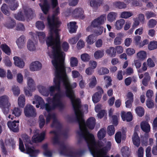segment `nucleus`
<instances>
[{"label": "nucleus", "instance_id": "obj_26", "mask_svg": "<svg viewBox=\"0 0 157 157\" xmlns=\"http://www.w3.org/2000/svg\"><path fill=\"white\" fill-rule=\"evenodd\" d=\"M37 88L39 92L42 95L46 97L48 96L49 94V90L45 87L42 86H39Z\"/></svg>", "mask_w": 157, "mask_h": 157}, {"label": "nucleus", "instance_id": "obj_55", "mask_svg": "<svg viewBox=\"0 0 157 157\" xmlns=\"http://www.w3.org/2000/svg\"><path fill=\"white\" fill-rule=\"evenodd\" d=\"M149 50H151L157 48V41H151L148 45Z\"/></svg>", "mask_w": 157, "mask_h": 157}, {"label": "nucleus", "instance_id": "obj_18", "mask_svg": "<svg viewBox=\"0 0 157 157\" xmlns=\"http://www.w3.org/2000/svg\"><path fill=\"white\" fill-rule=\"evenodd\" d=\"M14 63L15 65L20 68H23L25 64V62L21 58L17 56L13 57Z\"/></svg>", "mask_w": 157, "mask_h": 157}, {"label": "nucleus", "instance_id": "obj_35", "mask_svg": "<svg viewBox=\"0 0 157 157\" xmlns=\"http://www.w3.org/2000/svg\"><path fill=\"white\" fill-rule=\"evenodd\" d=\"M51 127L57 129H59L61 128L62 125L56 117L54 120H53L51 124Z\"/></svg>", "mask_w": 157, "mask_h": 157}, {"label": "nucleus", "instance_id": "obj_23", "mask_svg": "<svg viewBox=\"0 0 157 157\" xmlns=\"http://www.w3.org/2000/svg\"><path fill=\"white\" fill-rule=\"evenodd\" d=\"M35 100L36 101V106L37 108H39L40 106L42 108L44 106V101L43 98L38 95H36L34 97Z\"/></svg>", "mask_w": 157, "mask_h": 157}, {"label": "nucleus", "instance_id": "obj_39", "mask_svg": "<svg viewBox=\"0 0 157 157\" xmlns=\"http://www.w3.org/2000/svg\"><path fill=\"white\" fill-rule=\"evenodd\" d=\"M106 134V131L103 128H102L98 132L97 136L99 140H101L105 137Z\"/></svg>", "mask_w": 157, "mask_h": 157}, {"label": "nucleus", "instance_id": "obj_7", "mask_svg": "<svg viewBox=\"0 0 157 157\" xmlns=\"http://www.w3.org/2000/svg\"><path fill=\"white\" fill-rule=\"evenodd\" d=\"M106 18L105 15H102L94 19L91 23V25L92 27L98 28V30L95 31V33L98 35H101L103 33L104 27L101 25L104 23V21Z\"/></svg>", "mask_w": 157, "mask_h": 157}, {"label": "nucleus", "instance_id": "obj_1", "mask_svg": "<svg viewBox=\"0 0 157 157\" xmlns=\"http://www.w3.org/2000/svg\"><path fill=\"white\" fill-rule=\"evenodd\" d=\"M64 64L63 59L62 62H60L59 63V68L61 71V81L65 87V95L70 99L75 114L76 116L77 119L79 120L78 113H80L82 115L81 110L82 107L81 102L80 98H75L74 91L73 90L76 87L77 84L75 82L71 84L68 81Z\"/></svg>", "mask_w": 157, "mask_h": 157}, {"label": "nucleus", "instance_id": "obj_52", "mask_svg": "<svg viewBox=\"0 0 157 157\" xmlns=\"http://www.w3.org/2000/svg\"><path fill=\"white\" fill-rule=\"evenodd\" d=\"M56 117L55 114L49 113L48 114L46 117V123L47 124H48L50 121V120L52 119L53 120H54Z\"/></svg>", "mask_w": 157, "mask_h": 157}, {"label": "nucleus", "instance_id": "obj_33", "mask_svg": "<svg viewBox=\"0 0 157 157\" xmlns=\"http://www.w3.org/2000/svg\"><path fill=\"white\" fill-rule=\"evenodd\" d=\"M125 23V21L123 19H120L117 20L115 24V26L117 30L121 29Z\"/></svg>", "mask_w": 157, "mask_h": 157}, {"label": "nucleus", "instance_id": "obj_16", "mask_svg": "<svg viewBox=\"0 0 157 157\" xmlns=\"http://www.w3.org/2000/svg\"><path fill=\"white\" fill-rule=\"evenodd\" d=\"M45 133L42 132L40 134H36L32 137L33 141L35 143L40 142L44 139Z\"/></svg>", "mask_w": 157, "mask_h": 157}, {"label": "nucleus", "instance_id": "obj_44", "mask_svg": "<svg viewBox=\"0 0 157 157\" xmlns=\"http://www.w3.org/2000/svg\"><path fill=\"white\" fill-rule=\"evenodd\" d=\"M101 97V94H98V93H95L92 96V99L93 102L96 103L98 102Z\"/></svg>", "mask_w": 157, "mask_h": 157}, {"label": "nucleus", "instance_id": "obj_12", "mask_svg": "<svg viewBox=\"0 0 157 157\" xmlns=\"http://www.w3.org/2000/svg\"><path fill=\"white\" fill-rule=\"evenodd\" d=\"M24 111L25 115L27 117H35L36 114L35 109L30 105H27Z\"/></svg>", "mask_w": 157, "mask_h": 157}, {"label": "nucleus", "instance_id": "obj_42", "mask_svg": "<svg viewBox=\"0 0 157 157\" xmlns=\"http://www.w3.org/2000/svg\"><path fill=\"white\" fill-rule=\"evenodd\" d=\"M135 111L137 115L140 117H142L144 114V109L141 106L137 107Z\"/></svg>", "mask_w": 157, "mask_h": 157}, {"label": "nucleus", "instance_id": "obj_15", "mask_svg": "<svg viewBox=\"0 0 157 157\" xmlns=\"http://www.w3.org/2000/svg\"><path fill=\"white\" fill-rule=\"evenodd\" d=\"M140 127L142 130L146 134L150 131V126L147 121H143L140 123Z\"/></svg>", "mask_w": 157, "mask_h": 157}, {"label": "nucleus", "instance_id": "obj_19", "mask_svg": "<svg viewBox=\"0 0 157 157\" xmlns=\"http://www.w3.org/2000/svg\"><path fill=\"white\" fill-rule=\"evenodd\" d=\"M7 125L10 130L14 132H18L19 131L18 124H16L15 122L9 121Z\"/></svg>", "mask_w": 157, "mask_h": 157}, {"label": "nucleus", "instance_id": "obj_8", "mask_svg": "<svg viewBox=\"0 0 157 157\" xmlns=\"http://www.w3.org/2000/svg\"><path fill=\"white\" fill-rule=\"evenodd\" d=\"M56 43H54V44L53 45H52V54L53 56V59L54 60L55 59V57H54V52H55V53L56 52L57 55V58L56 59L57 60L58 63L59 64L60 62H63V63H64V57H63V52H61L59 54V52L61 50V46H60V47L59 48H56L55 49V50H54V47H56ZM64 64V65H65V64ZM65 71H66V68L67 69V70L68 71V72H71V68L70 67H65Z\"/></svg>", "mask_w": 157, "mask_h": 157}, {"label": "nucleus", "instance_id": "obj_4", "mask_svg": "<svg viewBox=\"0 0 157 157\" xmlns=\"http://www.w3.org/2000/svg\"><path fill=\"white\" fill-rule=\"evenodd\" d=\"M54 55L55 59L52 60V62L53 65L56 69L55 72V77L54 79L53 82L55 85L53 86H51L49 88L48 90L49 94H50L51 96H53L54 95V93L55 90H58V92H61L64 95V97L65 96L64 94L60 91V83L61 82V71H60V69L59 68V64L58 63L57 60V58L56 53L54 52Z\"/></svg>", "mask_w": 157, "mask_h": 157}, {"label": "nucleus", "instance_id": "obj_48", "mask_svg": "<svg viewBox=\"0 0 157 157\" xmlns=\"http://www.w3.org/2000/svg\"><path fill=\"white\" fill-rule=\"evenodd\" d=\"M40 128H42L44 126L45 124V120L44 116L42 115H40L38 120Z\"/></svg>", "mask_w": 157, "mask_h": 157}, {"label": "nucleus", "instance_id": "obj_29", "mask_svg": "<svg viewBox=\"0 0 157 157\" xmlns=\"http://www.w3.org/2000/svg\"><path fill=\"white\" fill-rule=\"evenodd\" d=\"M76 22L75 21L71 22L67 24L69 31L70 33H75L76 32L77 28H76Z\"/></svg>", "mask_w": 157, "mask_h": 157}, {"label": "nucleus", "instance_id": "obj_60", "mask_svg": "<svg viewBox=\"0 0 157 157\" xmlns=\"http://www.w3.org/2000/svg\"><path fill=\"white\" fill-rule=\"evenodd\" d=\"M81 58L82 61L86 62L90 60V57L88 54L84 53L81 55Z\"/></svg>", "mask_w": 157, "mask_h": 157}, {"label": "nucleus", "instance_id": "obj_27", "mask_svg": "<svg viewBox=\"0 0 157 157\" xmlns=\"http://www.w3.org/2000/svg\"><path fill=\"white\" fill-rule=\"evenodd\" d=\"M27 84L28 89L31 91H33L35 90V84L34 80L31 78H28Z\"/></svg>", "mask_w": 157, "mask_h": 157}, {"label": "nucleus", "instance_id": "obj_17", "mask_svg": "<svg viewBox=\"0 0 157 157\" xmlns=\"http://www.w3.org/2000/svg\"><path fill=\"white\" fill-rule=\"evenodd\" d=\"M41 10L43 13L47 14L50 9V5L47 0H44L43 4L40 3L39 4Z\"/></svg>", "mask_w": 157, "mask_h": 157}, {"label": "nucleus", "instance_id": "obj_54", "mask_svg": "<svg viewBox=\"0 0 157 157\" xmlns=\"http://www.w3.org/2000/svg\"><path fill=\"white\" fill-rule=\"evenodd\" d=\"M0 145L2 155H4L5 156L7 155H8V152L6 150L4 143L3 141L1 142Z\"/></svg>", "mask_w": 157, "mask_h": 157}, {"label": "nucleus", "instance_id": "obj_21", "mask_svg": "<svg viewBox=\"0 0 157 157\" xmlns=\"http://www.w3.org/2000/svg\"><path fill=\"white\" fill-rule=\"evenodd\" d=\"M6 3H8L10 8L12 10H15L18 6V4L17 2L15 3V0H5Z\"/></svg>", "mask_w": 157, "mask_h": 157}, {"label": "nucleus", "instance_id": "obj_5", "mask_svg": "<svg viewBox=\"0 0 157 157\" xmlns=\"http://www.w3.org/2000/svg\"><path fill=\"white\" fill-rule=\"evenodd\" d=\"M86 133L87 136L90 139V140H89L86 137L82 130H81L78 132V134L79 136L85 139L91 154H93L94 155L95 154L97 155L98 148L96 146V141L95 140L94 136L93 134L90 133L87 130H86Z\"/></svg>", "mask_w": 157, "mask_h": 157}, {"label": "nucleus", "instance_id": "obj_46", "mask_svg": "<svg viewBox=\"0 0 157 157\" xmlns=\"http://www.w3.org/2000/svg\"><path fill=\"white\" fill-rule=\"evenodd\" d=\"M104 55V51L103 50H98L94 52V57L96 59H98L102 57Z\"/></svg>", "mask_w": 157, "mask_h": 157}, {"label": "nucleus", "instance_id": "obj_53", "mask_svg": "<svg viewBox=\"0 0 157 157\" xmlns=\"http://www.w3.org/2000/svg\"><path fill=\"white\" fill-rule=\"evenodd\" d=\"M115 132V128L113 125H111L108 127L107 132L109 136H111L113 135Z\"/></svg>", "mask_w": 157, "mask_h": 157}, {"label": "nucleus", "instance_id": "obj_31", "mask_svg": "<svg viewBox=\"0 0 157 157\" xmlns=\"http://www.w3.org/2000/svg\"><path fill=\"white\" fill-rule=\"evenodd\" d=\"M0 48L7 55L10 56V48L6 44H2L0 46Z\"/></svg>", "mask_w": 157, "mask_h": 157}, {"label": "nucleus", "instance_id": "obj_51", "mask_svg": "<svg viewBox=\"0 0 157 157\" xmlns=\"http://www.w3.org/2000/svg\"><path fill=\"white\" fill-rule=\"evenodd\" d=\"M114 5L116 7L120 9L125 8L127 7V5L123 2H115Z\"/></svg>", "mask_w": 157, "mask_h": 157}, {"label": "nucleus", "instance_id": "obj_9", "mask_svg": "<svg viewBox=\"0 0 157 157\" xmlns=\"http://www.w3.org/2000/svg\"><path fill=\"white\" fill-rule=\"evenodd\" d=\"M10 105L7 96L4 95L0 97V107L2 109L3 113L5 115L8 113Z\"/></svg>", "mask_w": 157, "mask_h": 157}, {"label": "nucleus", "instance_id": "obj_10", "mask_svg": "<svg viewBox=\"0 0 157 157\" xmlns=\"http://www.w3.org/2000/svg\"><path fill=\"white\" fill-rule=\"evenodd\" d=\"M82 151H80L78 152L73 151L67 148L65 146L63 147V149L60 151V153L68 157H80L83 153Z\"/></svg>", "mask_w": 157, "mask_h": 157}, {"label": "nucleus", "instance_id": "obj_14", "mask_svg": "<svg viewBox=\"0 0 157 157\" xmlns=\"http://www.w3.org/2000/svg\"><path fill=\"white\" fill-rule=\"evenodd\" d=\"M84 11L81 8H77L73 11L72 14L73 16L76 18H80L82 19L85 18L83 15Z\"/></svg>", "mask_w": 157, "mask_h": 157}, {"label": "nucleus", "instance_id": "obj_40", "mask_svg": "<svg viewBox=\"0 0 157 157\" xmlns=\"http://www.w3.org/2000/svg\"><path fill=\"white\" fill-rule=\"evenodd\" d=\"M27 46L28 50L30 51H33L36 50V47L34 43L31 40H29Z\"/></svg>", "mask_w": 157, "mask_h": 157}, {"label": "nucleus", "instance_id": "obj_25", "mask_svg": "<svg viewBox=\"0 0 157 157\" xmlns=\"http://www.w3.org/2000/svg\"><path fill=\"white\" fill-rule=\"evenodd\" d=\"M25 36L23 35L18 38L16 41V43L19 48L21 49L23 47L25 42Z\"/></svg>", "mask_w": 157, "mask_h": 157}, {"label": "nucleus", "instance_id": "obj_34", "mask_svg": "<svg viewBox=\"0 0 157 157\" xmlns=\"http://www.w3.org/2000/svg\"><path fill=\"white\" fill-rule=\"evenodd\" d=\"M106 52L109 56L111 57H114L116 55V49L114 47L109 48L106 50Z\"/></svg>", "mask_w": 157, "mask_h": 157}, {"label": "nucleus", "instance_id": "obj_57", "mask_svg": "<svg viewBox=\"0 0 157 157\" xmlns=\"http://www.w3.org/2000/svg\"><path fill=\"white\" fill-rule=\"evenodd\" d=\"M115 138L117 143L120 144L121 143V134L120 131L117 132L115 136Z\"/></svg>", "mask_w": 157, "mask_h": 157}, {"label": "nucleus", "instance_id": "obj_64", "mask_svg": "<svg viewBox=\"0 0 157 157\" xmlns=\"http://www.w3.org/2000/svg\"><path fill=\"white\" fill-rule=\"evenodd\" d=\"M104 79L105 81L108 82L105 85V86L106 88H108L109 86L112 85L111 83L112 80L110 77L108 76H105Z\"/></svg>", "mask_w": 157, "mask_h": 157}, {"label": "nucleus", "instance_id": "obj_49", "mask_svg": "<svg viewBox=\"0 0 157 157\" xmlns=\"http://www.w3.org/2000/svg\"><path fill=\"white\" fill-rule=\"evenodd\" d=\"M98 73L100 75H102L108 74L109 70L106 67H101L98 69Z\"/></svg>", "mask_w": 157, "mask_h": 157}, {"label": "nucleus", "instance_id": "obj_24", "mask_svg": "<svg viewBox=\"0 0 157 157\" xmlns=\"http://www.w3.org/2000/svg\"><path fill=\"white\" fill-rule=\"evenodd\" d=\"M50 134H53L55 136L53 138V144H59L60 143L59 139V135L58 132L56 130L51 131L50 132Z\"/></svg>", "mask_w": 157, "mask_h": 157}, {"label": "nucleus", "instance_id": "obj_36", "mask_svg": "<svg viewBox=\"0 0 157 157\" xmlns=\"http://www.w3.org/2000/svg\"><path fill=\"white\" fill-rule=\"evenodd\" d=\"M25 98L24 95L20 96L18 98V104L19 106L23 108L25 105Z\"/></svg>", "mask_w": 157, "mask_h": 157}, {"label": "nucleus", "instance_id": "obj_47", "mask_svg": "<svg viewBox=\"0 0 157 157\" xmlns=\"http://www.w3.org/2000/svg\"><path fill=\"white\" fill-rule=\"evenodd\" d=\"M81 36V33H79L75 36L70 39L69 41V42L72 44H75L77 43Z\"/></svg>", "mask_w": 157, "mask_h": 157}, {"label": "nucleus", "instance_id": "obj_38", "mask_svg": "<svg viewBox=\"0 0 157 157\" xmlns=\"http://www.w3.org/2000/svg\"><path fill=\"white\" fill-rule=\"evenodd\" d=\"M95 37L93 34L89 35L86 39V41L87 44L89 45L93 44L95 41L96 39Z\"/></svg>", "mask_w": 157, "mask_h": 157}, {"label": "nucleus", "instance_id": "obj_62", "mask_svg": "<svg viewBox=\"0 0 157 157\" xmlns=\"http://www.w3.org/2000/svg\"><path fill=\"white\" fill-rule=\"evenodd\" d=\"M156 23L157 21H156L155 19H152L149 20L147 25L149 28H153L156 25Z\"/></svg>", "mask_w": 157, "mask_h": 157}, {"label": "nucleus", "instance_id": "obj_22", "mask_svg": "<svg viewBox=\"0 0 157 157\" xmlns=\"http://www.w3.org/2000/svg\"><path fill=\"white\" fill-rule=\"evenodd\" d=\"M24 12L25 17L28 19H32L33 17V13L32 9L25 8L24 9Z\"/></svg>", "mask_w": 157, "mask_h": 157}, {"label": "nucleus", "instance_id": "obj_28", "mask_svg": "<svg viewBox=\"0 0 157 157\" xmlns=\"http://www.w3.org/2000/svg\"><path fill=\"white\" fill-rule=\"evenodd\" d=\"M90 6L95 10H97L102 3L99 0H90Z\"/></svg>", "mask_w": 157, "mask_h": 157}, {"label": "nucleus", "instance_id": "obj_58", "mask_svg": "<svg viewBox=\"0 0 157 157\" xmlns=\"http://www.w3.org/2000/svg\"><path fill=\"white\" fill-rule=\"evenodd\" d=\"M70 64L71 67L77 66L78 65V61L76 58L71 57L70 59Z\"/></svg>", "mask_w": 157, "mask_h": 157}, {"label": "nucleus", "instance_id": "obj_61", "mask_svg": "<svg viewBox=\"0 0 157 157\" xmlns=\"http://www.w3.org/2000/svg\"><path fill=\"white\" fill-rule=\"evenodd\" d=\"M119 34L118 36L116 37L114 40V43L115 45H118L121 44L122 42V37Z\"/></svg>", "mask_w": 157, "mask_h": 157}, {"label": "nucleus", "instance_id": "obj_59", "mask_svg": "<svg viewBox=\"0 0 157 157\" xmlns=\"http://www.w3.org/2000/svg\"><path fill=\"white\" fill-rule=\"evenodd\" d=\"M36 25L38 29L41 30H43L45 28L44 25L42 21H37L36 23Z\"/></svg>", "mask_w": 157, "mask_h": 157}, {"label": "nucleus", "instance_id": "obj_20", "mask_svg": "<svg viewBox=\"0 0 157 157\" xmlns=\"http://www.w3.org/2000/svg\"><path fill=\"white\" fill-rule=\"evenodd\" d=\"M42 67L41 63L38 61L32 62L30 66V70L31 71H37L40 69Z\"/></svg>", "mask_w": 157, "mask_h": 157}, {"label": "nucleus", "instance_id": "obj_43", "mask_svg": "<svg viewBox=\"0 0 157 157\" xmlns=\"http://www.w3.org/2000/svg\"><path fill=\"white\" fill-rule=\"evenodd\" d=\"M1 10L5 14L9 16L10 14V12L9 11V7L6 4H3L1 7Z\"/></svg>", "mask_w": 157, "mask_h": 157}, {"label": "nucleus", "instance_id": "obj_6", "mask_svg": "<svg viewBox=\"0 0 157 157\" xmlns=\"http://www.w3.org/2000/svg\"><path fill=\"white\" fill-rule=\"evenodd\" d=\"M81 111L82 113V115L80 113H78L79 120L77 119L76 116L75 114L76 120L78 123L79 128L81 129L82 127V125L84 124L89 129L93 130L94 128L95 124V118L93 117H90L85 123V120L83 118V113L82 111Z\"/></svg>", "mask_w": 157, "mask_h": 157}, {"label": "nucleus", "instance_id": "obj_30", "mask_svg": "<svg viewBox=\"0 0 157 157\" xmlns=\"http://www.w3.org/2000/svg\"><path fill=\"white\" fill-rule=\"evenodd\" d=\"M132 140L133 144L134 145L137 147L140 146V140L137 133L135 132L132 137Z\"/></svg>", "mask_w": 157, "mask_h": 157}, {"label": "nucleus", "instance_id": "obj_2", "mask_svg": "<svg viewBox=\"0 0 157 157\" xmlns=\"http://www.w3.org/2000/svg\"><path fill=\"white\" fill-rule=\"evenodd\" d=\"M59 13V8L57 7L53 11L52 17H50L48 16L47 17L48 23L50 28V35L47 38L46 44L48 47H51L53 45L54 43H56V46L54 47V49L60 47V36L58 28L59 27L61 22L56 17Z\"/></svg>", "mask_w": 157, "mask_h": 157}, {"label": "nucleus", "instance_id": "obj_32", "mask_svg": "<svg viewBox=\"0 0 157 157\" xmlns=\"http://www.w3.org/2000/svg\"><path fill=\"white\" fill-rule=\"evenodd\" d=\"M121 151L123 157H129L130 155L129 148L126 146H124L121 149Z\"/></svg>", "mask_w": 157, "mask_h": 157}, {"label": "nucleus", "instance_id": "obj_3", "mask_svg": "<svg viewBox=\"0 0 157 157\" xmlns=\"http://www.w3.org/2000/svg\"><path fill=\"white\" fill-rule=\"evenodd\" d=\"M64 97V95L61 92H57L54 94L52 98L48 97L46 101L48 102L45 104L44 103V106L45 109L48 112H50L57 108H59L60 111L63 110L65 107L64 104L62 101V98Z\"/></svg>", "mask_w": 157, "mask_h": 157}, {"label": "nucleus", "instance_id": "obj_37", "mask_svg": "<svg viewBox=\"0 0 157 157\" xmlns=\"http://www.w3.org/2000/svg\"><path fill=\"white\" fill-rule=\"evenodd\" d=\"M117 14L116 13L113 12H110L107 15V20L110 22H113L116 18Z\"/></svg>", "mask_w": 157, "mask_h": 157}, {"label": "nucleus", "instance_id": "obj_45", "mask_svg": "<svg viewBox=\"0 0 157 157\" xmlns=\"http://www.w3.org/2000/svg\"><path fill=\"white\" fill-rule=\"evenodd\" d=\"M147 54L144 51H141L137 54V58L140 60H143L146 57Z\"/></svg>", "mask_w": 157, "mask_h": 157}, {"label": "nucleus", "instance_id": "obj_63", "mask_svg": "<svg viewBox=\"0 0 157 157\" xmlns=\"http://www.w3.org/2000/svg\"><path fill=\"white\" fill-rule=\"evenodd\" d=\"M12 90L14 95L15 96H17L20 93V90L18 86H13Z\"/></svg>", "mask_w": 157, "mask_h": 157}, {"label": "nucleus", "instance_id": "obj_41", "mask_svg": "<svg viewBox=\"0 0 157 157\" xmlns=\"http://www.w3.org/2000/svg\"><path fill=\"white\" fill-rule=\"evenodd\" d=\"M133 15V13L131 12L124 11L121 13L120 17L122 18L127 19L131 17Z\"/></svg>", "mask_w": 157, "mask_h": 157}, {"label": "nucleus", "instance_id": "obj_13", "mask_svg": "<svg viewBox=\"0 0 157 157\" xmlns=\"http://www.w3.org/2000/svg\"><path fill=\"white\" fill-rule=\"evenodd\" d=\"M26 152L27 154L29 155L31 157H36L39 152V150L35 149L33 146L31 147L25 145Z\"/></svg>", "mask_w": 157, "mask_h": 157}, {"label": "nucleus", "instance_id": "obj_56", "mask_svg": "<svg viewBox=\"0 0 157 157\" xmlns=\"http://www.w3.org/2000/svg\"><path fill=\"white\" fill-rule=\"evenodd\" d=\"M37 35L41 43L44 42L46 35L44 32H39L38 33Z\"/></svg>", "mask_w": 157, "mask_h": 157}, {"label": "nucleus", "instance_id": "obj_11", "mask_svg": "<svg viewBox=\"0 0 157 157\" xmlns=\"http://www.w3.org/2000/svg\"><path fill=\"white\" fill-rule=\"evenodd\" d=\"M97 146L100 147L102 146L100 142H98L97 143L96 142V146L98 148V151L97 152V155L95 154L94 155L93 154H92L94 157H109V156L107 155L108 150L106 147L99 149Z\"/></svg>", "mask_w": 157, "mask_h": 157}, {"label": "nucleus", "instance_id": "obj_50", "mask_svg": "<svg viewBox=\"0 0 157 157\" xmlns=\"http://www.w3.org/2000/svg\"><path fill=\"white\" fill-rule=\"evenodd\" d=\"M150 80V77L148 73H145V76L144 77L142 83L145 86H147L148 84V82Z\"/></svg>", "mask_w": 157, "mask_h": 157}]
</instances>
